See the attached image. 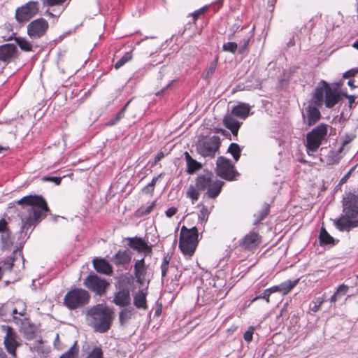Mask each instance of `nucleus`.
Segmentation results:
<instances>
[{"instance_id": "c03bdc74", "label": "nucleus", "mask_w": 358, "mask_h": 358, "mask_svg": "<svg viewBox=\"0 0 358 358\" xmlns=\"http://www.w3.org/2000/svg\"><path fill=\"white\" fill-rule=\"evenodd\" d=\"M252 36V35L247 36L240 41L239 52L241 54H245L248 52V46Z\"/></svg>"}, {"instance_id": "a19ab883", "label": "nucleus", "mask_w": 358, "mask_h": 358, "mask_svg": "<svg viewBox=\"0 0 358 358\" xmlns=\"http://www.w3.org/2000/svg\"><path fill=\"white\" fill-rule=\"evenodd\" d=\"M171 259V257L169 254H166L164 255L162 264H161V270H162V279L166 277L167 274V271L169 267V262Z\"/></svg>"}, {"instance_id": "bf43d9fd", "label": "nucleus", "mask_w": 358, "mask_h": 358, "mask_svg": "<svg viewBox=\"0 0 358 358\" xmlns=\"http://www.w3.org/2000/svg\"><path fill=\"white\" fill-rule=\"evenodd\" d=\"M345 97L348 99L350 107H352V103L355 102V99H357V96L355 95H348V94H345Z\"/></svg>"}, {"instance_id": "7ed1b4c3", "label": "nucleus", "mask_w": 358, "mask_h": 358, "mask_svg": "<svg viewBox=\"0 0 358 358\" xmlns=\"http://www.w3.org/2000/svg\"><path fill=\"white\" fill-rule=\"evenodd\" d=\"M113 315V312L102 303L91 307L87 312V315L90 317V325L99 333H106L110 329Z\"/></svg>"}, {"instance_id": "f3484780", "label": "nucleus", "mask_w": 358, "mask_h": 358, "mask_svg": "<svg viewBox=\"0 0 358 358\" xmlns=\"http://www.w3.org/2000/svg\"><path fill=\"white\" fill-rule=\"evenodd\" d=\"M328 83L324 80H321L315 87L311 101L318 107H322L324 103V94L328 87Z\"/></svg>"}, {"instance_id": "e433bc0d", "label": "nucleus", "mask_w": 358, "mask_h": 358, "mask_svg": "<svg viewBox=\"0 0 358 358\" xmlns=\"http://www.w3.org/2000/svg\"><path fill=\"white\" fill-rule=\"evenodd\" d=\"M14 39L22 51L32 50V45L27 39L22 37H15Z\"/></svg>"}, {"instance_id": "f704fd0d", "label": "nucleus", "mask_w": 358, "mask_h": 358, "mask_svg": "<svg viewBox=\"0 0 358 358\" xmlns=\"http://www.w3.org/2000/svg\"><path fill=\"white\" fill-rule=\"evenodd\" d=\"M217 61L218 59L215 58L213 62L210 63L209 66L206 68L202 74L203 79L208 80L212 77L217 68Z\"/></svg>"}, {"instance_id": "5701e85b", "label": "nucleus", "mask_w": 358, "mask_h": 358, "mask_svg": "<svg viewBox=\"0 0 358 358\" xmlns=\"http://www.w3.org/2000/svg\"><path fill=\"white\" fill-rule=\"evenodd\" d=\"M147 288L138 290L134 294V305L138 309L147 310Z\"/></svg>"}, {"instance_id": "6e6d98bb", "label": "nucleus", "mask_w": 358, "mask_h": 358, "mask_svg": "<svg viewBox=\"0 0 358 358\" xmlns=\"http://www.w3.org/2000/svg\"><path fill=\"white\" fill-rule=\"evenodd\" d=\"M155 190V187H152V184H148L142 189V192L145 194H152Z\"/></svg>"}, {"instance_id": "1a4fd4ad", "label": "nucleus", "mask_w": 358, "mask_h": 358, "mask_svg": "<svg viewBox=\"0 0 358 358\" xmlns=\"http://www.w3.org/2000/svg\"><path fill=\"white\" fill-rule=\"evenodd\" d=\"M83 285L98 296L103 295L110 285L105 279L95 273H91L83 280Z\"/></svg>"}, {"instance_id": "37998d69", "label": "nucleus", "mask_w": 358, "mask_h": 358, "mask_svg": "<svg viewBox=\"0 0 358 358\" xmlns=\"http://www.w3.org/2000/svg\"><path fill=\"white\" fill-rule=\"evenodd\" d=\"M132 59L131 52H126L117 62L115 64V68L116 69H120L127 62H129Z\"/></svg>"}, {"instance_id": "e2e57ef3", "label": "nucleus", "mask_w": 358, "mask_h": 358, "mask_svg": "<svg viewBox=\"0 0 358 358\" xmlns=\"http://www.w3.org/2000/svg\"><path fill=\"white\" fill-rule=\"evenodd\" d=\"M164 157V153L162 152H159L155 158L154 164H157Z\"/></svg>"}, {"instance_id": "864d4df0", "label": "nucleus", "mask_w": 358, "mask_h": 358, "mask_svg": "<svg viewBox=\"0 0 358 358\" xmlns=\"http://www.w3.org/2000/svg\"><path fill=\"white\" fill-rule=\"evenodd\" d=\"M9 230L8 227V222L5 219L0 220V235L2 234L4 231H7Z\"/></svg>"}, {"instance_id": "6e6552de", "label": "nucleus", "mask_w": 358, "mask_h": 358, "mask_svg": "<svg viewBox=\"0 0 358 358\" xmlns=\"http://www.w3.org/2000/svg\"><path fill=\"white\" fill-rule=\"evenodd\" d=\"M327 134V126L321 124L306 135V148L309 152H316Z\"/></svg>"}, {"instance_id": "4be33fe9", "label": "nucleus", "mask_w": 358, "mask_h": 358, "mask_svg": "<svg viewBox=\"0 0 358 358\" xmlns=\"http://www.w3.org/2000/svg\"><path fill=\"white\" fill-rule=\"evenodd\" d=\"M341 96L336 88H331L329 85L326 90L325 99H324V104L327 108H333L336 103L339 102Z\"/></svg>"}, {"instance_id": "9b49d317", "label": "nucleus", "mask_w": 358, "mask_h": 358, "mask_svg": "<svg viewBox=\"0 0 358 358\" xmlns=\"http://www.w3.org/2000/svg\"><path fill=\"white\" fill-rule=\"evenodd\" d=\"M39 11V3L35 1H30L24 5L17 8L15 17L17 22L23 23L28 22L34 17Z\"/></svg>"}, {"instance_id": "4468645a", "label": "nucleus", "mask_w": 358, "mask_h": 358, "mask_svg": "<svg viewBox=\"0 0 358 358\" xmlns=\"http://www.w3.org/2000/svg\"><path fill=\"white\" fill-rule=\"evenodd\" d=\"M125 240L127 241V245L138 252H143L145 256L152 253V246L141 237H128Z\"/></svg>"}, {"instance_id": "4d7b16f0", "label": "nucleus", "mask_w": 358, "mask_h": 358, "mask_svg": "<svg viewBox=\"0 0 358 358\" xmlns=\"http://www.w3.org/2000/svg\"><path fill=\"white\" fill-rule=\"evenodd\" d=\"M177 211H178L177 208L171 207L165 212V214L167 217L170 218V217H173L177 213Z\"/></svg>"}, {"instance_id": "3c124183", "label": "nucleus", "mask_w": 358, "mask_h": 358, "mask_svg": "<svg viewBox=\"0 0 358 358\" xmlns=\"http://www.w3.org/2000/svg\"><path fill=\"white\" fill-rule=\"evenodd\" d=\"M66 0H42L45 6H54L57 5H61L64 3Z\"/></svg>"}, {"instance_id": "7c9ffc66", "label": "nucleus", "mask_w": 358, "mask_h": 358, "mask_svg": "<svg viewBox=\"0 0 358 358\" xmlns=\"http://www.w3.org/2000/svg\"><path fill=\"white\" fill-rule=\"evenodd\" d=\"M299 281V279H296L294 281L289 280L280 283L278 285L280 293L283 295L288 294L298 284Z\"/></svg>"}, {"instance_id": "423d86ee", "label": "nucleus", "mask_w": 358, "mask_h": 358, "mask_svg": "<svg viewBox=\"0 0 358 358\" xmlns=\"http://www.w3.org/2000/svg\"><path fill=\"white\" fill-rule=\"evenodd\" d=\"M90 299L91 296L87 290L75 287L66 294L63 303L69 310H76L88 304Z\"/></svg>"}, {"instance_id": "473e14b6", "label": "nucleus", "mask_w": 358, "mask_h": 358, "mask_svg": "<svg viewBox=\"0 0 358 358\" xmlns=\"http://www.w3.org/2000/svg\"><path fill=\"white\" fill-rule=\"evenodd\" d=\"M349 287L345 284H341L337 288L336 292L330 298L331 303H335L338 299L347 294Z\"/></svg>"}, {"instance_id": "603ef678", "label": "nucleus", "mask_w": 358, "mask_h": 358, "mask_svg": "<svg viewBox=\"0 0 358 358\" xmlns=\"http://www.w3.org/2000/svg\"><path fill=\"white\" fill-rule=\"evenodd\" d=\"M253 331L254 328L251 327L244 333L243 338L245 341L250 342L252 340Z\"/></svg>"}, {"instance_id": "79ce46f5", "label": "nucleus", "mask_w": 358, "mask_h": 358, "mask_svg": "<svg viewBox=\"0 0 358 358\" xmlns=\"http://www.w3.org/2000/svg\"><path fill=\"white\" fill-rule=\"evenodd\" d=\"M78 354V348L77 347V342L71 347V348L64 354H63L60 358H77Z\"/></svg>"}, {"instance_id": "49530a36", "label": "nucleus", "mask_w": 358, "mask_h": 358, "mask_svg": "<svg viewBox=\"0 0 358 358\" xmlns=\"http://www.w3.org/2000/svg\"><path fill=\"white\" fill-rule=\"evenodd\" d=\"M238 48L237 43L235 42L224 43L222 45V50L225 52H229L234 54Z\"/></svg>"}, {"instance_id": "f257e3e1", "label": "nucleus", "mask_w": 358, "mask_h": 358, "mask_svg": "<svg viewBox=\"0 0 358 358\" xmlns=\"http://www.w3.org/2000/svg\"><path fill=\"white\" fill-rule=\"evenodd\" d=\"M22 206L23 211L20 213L22 232H25L45 217L50 211L47 202L41 195H27L16 201Z\"/></svg>"}, {"instance_id": "de8ad7c7", "label": "nucleus", "mask_w": 358, "mask_h": 358, "mask_svg": "<svg viewBox=\"0 0 358 358\" xmlns=\"http://www.w3.org/2000/svg\"><path fill=\"white\" fill-rule=\"evenodd\" d=\"M86 358H103L101 347H94Z\"/></svg>"}, {"instance_id": "bb28decb", "label": "nucleus", "mask_w": 358, "mask_h": 358, "mask_svg": "<svg viewBox=\"0 0 358 358\" xmlns=\"http://www.w3.org/2000/svg\"><path fill=\"white\" fill-rule=\"evenodd\" d=\"M250 110V106L248 104L240 103L232 108L231 113L234 116L244 120L248 116Z\"/></svg>"}, {"instance_id": "cd10ccee", "label": "nucleus", "mask_w": 358, "mask_h": 358, "mask_svg": "<svg viewBox=\"0 0 358 358\" xmlns=\"http://www.w3.org/2000/svg\"><path fill=\"white\" fill-rule=\"evenodd\" d=\"M185 158L187 166V172L188 173L192 174L201 169V164L194 159L187 152H185Z\"/></svg>"}, {"instance_id": "a878e982", "label": "nucleus", "mask_w": 358, "mask_h": 358, "mask_svg": "<svg viewBox=\"0 0 358 358\" xmlns=\"http://www.w3.org/2000/svg\"><path fill=\"white\" fill-rule=\"evenodd\" d=\"M136 311L133 307L126 306L119 313V322L121 326H125L128 322L134 317Z\"/></svg>"}, {"instance_id": "6ab92c4d", "label": "nucleus", "mask_w": 358, "mask_h": 358, "mask_svg": "<svg viewBox=\"0 0 358 358\" xmlns=\"http://www.w3.org/2000/svg\"><path fill=\"white\" fill-rule=\"evenodd\" d=\"M131 301L129 289L123 287L115 294L113 302L120 307H126L130 305Z\"/></svg>"}, {"instance_id": "58836bf2", "label": "nucleus", "mask_w": 358, "mask_h": 358, "mask_svg": "<svg viewBox=\"0 0 358 358\" xmlns=\"http://www.w3.org/2000/svg\"><path fill=\"white\" fill-rule=\"evenodd\" d=\"M199 192L200 189H199L196 187V185H190L187 189V195L188 197H189L192 201H196L199 198Z\"/></svg>"}, {"instance_id": "a211bd4d", "label": "nucleus", "mask_w": 358, "mask_h": 358, "mask_svg": "<svg viewBox=\"0 0 358 358\" xmlns=\"http://www.w3.org/2000/svg\"><path fill=\"white\" fill-rule=\"evenodd\" d=\"M134 269L136 282L141 285H143L148 273V266L145 264V259L142 258L136 260L134 264Z\"/></svg>"}, {"instance_id": "39448f33", "label": "nucleus", "mask_w": 358, "mask_h": 358, "mask_svg": "<svg viewBox=\"0 0 358 358\" xmlns=\"http://www.w3.org/2000/svg\"><path fill=\"white\" fill-rule=\"evenodd\" d=\"M199 243V232L196 227L190 229L182 226L180 234L179 248L182 254L192 257Z\"/></svg>"}, {"instance_id": "0e129e2a", "label": "nucleus", "mask_w": 358, "mask_h": 358, "mask_svg": "<svg viewBox=\"0 0 358 358\" xmlns=\"http://www.w3.org/2000/svg\"><path fill=\"white\" fill-rule=\"evenodd\" d=\"M351 171H352V170H350V171H348V173H346V174H345V176H344L341 179L340 182H339L340 184H343V183H345V182L347 181L348 178L350 177V173H351Z\"/></svg>"}, {"instance_id": "b1692460", "label": "nucleus", "mask_w": 358, "mask_h": 358, "mask_svg": "<svg viewBox=\"0 0 358 358\" xmlns=\"http://www.w3.org/2000/svg\"><path fill=\"white\" fill-rule=\"evenodd\" d=\"M94 268L100 273L111 275L113 268L110 264L103 258H95L92 261Z\"/></svg>"}, {"instance_id": "dca6fc26", "label": "nucleus", "mask_w": 358, "mask_h": 358, "mask_svg": "<svg viewBox=\"0 0 358 358\" xmlns=\"http://www.w3.org/2000/svg\"><path fill=\"white\" fill-rule=\"evenodd\" d=\"M18 50L15 45L6 43L0 45V62L8 64L17 57Z\"/></svg>"}, {"instance_id": "412c9836", "label": "nucleus", "mask_w": 358, "mask_h": 358, "mask_svg": "<svg viewBox=\"0 0 358 358\" xmlns=\"http://www.w3.org/2000/svg\"><path fill=\"white\" fill-rule=\"evenodd\" d=\"M131 259V252L129 250H118L111 258L113 263L117 266H123L129 264Z\"/></svg>"}, {"instance_id": "72a5a7b5", "label": "nucleus", "mask_w": 358, "mask_h": 358, "mask_svg": "<svg viewBox=\"0 0 358 358\" xmlns=\"http://www.w3.org/2000/svg\"><path fill=\"white\" fill-rule=\"evenodd\" d=\"M319 238L321 245H334L335 240L324 227H322L320 229Z\"/></svg>"}, {"instance_id": "ddd939ff", "label": "nucleus", "mask_w": 358, "mask_h": 358, "mask_svg": "<svg viewBox=\"0 0 358 358\" xmlns=\"http://www.w3.org/2000/svg\"><path fill=\"white\" fill-rule=\"evenodd\" d=\"M48 27V21L43 17H40L28 24L27 27V34L32 39L39 38L45 34Z\"/></svg>"}, {"instance_id": "2f4dec72", "label": "nucleus", "mask_w": 358, "mask_h": 358, "mask_svg": "<svg viewBox=\"0 0 358 358\" xmlns=\"http://www.w3.org/2000/svg\"><path fill=\"white\" fill-rule=\"evenodd\" d=\"M270 211V205L265 203L262 209L257 214L254 215L255 217V220L254 222V225L258 224L261 221L264 220L266 217L268 215Z\"/></svg>"}, {"instance_id": "8fccbe9b", "label": "nucleus", "mask_w": 358, "mask_h": 358, "mask_svg": "<svg viewBox=\"0 0 358 358\" xmlns=\"http://www.w3.org/2000/svg\"><path fill=\"white\" fill-rule=\"evenodd\" d=\"M41 180L43 182H54L55 185H58L61 183L62 178L45 176H43Z\"/></svg>"}, {"instance_id": "aec40b11", "label": "nucleus", "mask_w": 358, "mask_h": 358, "mask_svg": "<svg viewBox=\"0 0 358 358\" xmlns=\"http://www.w3.org/2000/svg\"><path fill=\"white\" fill-rule=\"evenodd\" d=\"M318 108L319 107L316 106L315 105H309L306 108L305 111L306 113L307 120H306V117L304 114H303V117L304 121L309 126L315 124L320 119L321 114Z\"/></svg>"}, {"instance_id": "ea45409f", "label": "nucleus", "mask_w": 358, "mask_h": 358, "mask_svg": "<svg viewBox=\"0 0 358 358\" xmlns=\"http://www.w3.org/2000/svg\"><path fill=\"white\" fill-rule=\"evenodd\" d=\"M155 206H156V201H153L148 206H141L137 210V213L140 216H144V215H148L152 211V210L155 208Z\"/></svg>"}, {"instance_id": "c85d7f7f", "label": "nucleus", "mask_w": 358, "mask_h": 358, "mask_svg": "<svg viewBox=\"0 0 358 358\" xmlns=\"http://www.w3.org/2000/svg\"><path fill=\"white\" fill-rule=\"evenodd\" d=\"M17 260H22V262L24 261L20 247H17L15 250H14L12 255L6 259H5L4 265H8V268L9 269H12L14 265V262H17Z\"/></svg>"}, {"instance_id": "680f3d73", "label": "nucleus", "mask_w": 358, "mask_h": 358, "mask_svg": "<svg viewBox=\"0 0 358 358\" xmlns=\"http://www.w3.org/2000/svg\"><path fill=\"white\" fill-rule=\"evenodd\" d=\"M204 10H205V8H201L199 10L194 11L192 13V16H193L194 19L196 20L204 12Z\"/></svg>"}, {"instance_id": "f03ea898", "label": "nucleus", "mask_w": 358, "mask_h": 358, "mask_svg": "<svg viewBox=\"0 0 358 358\" xmlns=\"http://www.w3.org/2000/svg\"><path fill=\"white\" fill-rule=\"evenodd\" d=\"M343 214L334 220V225L341 231H349L358 227V195L348 192L342 200Z\"/></svg>"}, {"instance_id": "774afa93", "label": "nucleus", "mask_w": 358, "mask_h": 358, "mask_svg": "<svg viewBox=\"0 0 358 358\" xmlns=\"http://www.w3.org/2000/svg\"><path fill=\"white\" fill-rule=\"evenodd\" d=\"M45 15H48V16H49L50 17L57 18V17H58L59 16L60 13H59L57 15V14H54V13H52V12H50V11H49L48 10L45 11Z\"/></svg>"}, {"instance_id": "f8f14e48", "label": "nucleus", "mask_w": 358, "mask_h": 358, "mask_svg": "<svg viewBox=\"0 0 358 358\" xmlns=\"http://www.w3.org/2000/svg\"><path fill=\"white\" fill-rule=\"evenodd\" d=\"M216 173L218 176L227 180H234L238 173L230 159L224 157H219L216 162Z\"/></svg>"}, {"instance_id": "2eb2a0df", "label": "nucleus", "mask_w": 358, "mask_h": 358, "mask_svg": "<svg viewBox=\"0 0 358 358\" xmlns=\"http://www.w3.org/2000/svg\"><path fill=\"white\" fill-rule=\"evenodd\" d=\"M262 237L258 232L252 231L247 234L240 241V246L245 250H252L261 243Z\"/></svg>"}, {"instance_id": "393cba45", "label": "nucleus", "mask_w": 358, "mask_h": 358, "mask_svg": "<svg viewBox=\"0 0 358 358\" xmlns=\"http://www.w3.org/2000/svg\"><path fill=\"white\" fill-rule=\"evenodd\" d=\"M224 125L229 129L234 136L238 135V129L241 127V122L234 118V115H226L223 119Z\"/></svg>"}, {"instance_id": "4c0bfd02", "label": "nucleus", "mask_w": 358, "mask_h": 358, "mask_svg": "<svg viewBox=\"0 0 358 358\" xmlns=\"http://www.w3.org/2000/svg\"><path fill=\"white\" fill-rule=\"evenodd\" d=\"M131 101H132V99H131L129 101H128L126 103V104L122 108V109L116 115L115 117L113 119H111L110 120V122H108V125L115 124L119 120H120L124 116V113L127 110V108Z\"/></svg>"}, {"instance_id": "9d476101", "label": "nucleus", "mask_w": 358, "mask_h": 358, "mask_svg": "<svg viewBox=\"0 0 358 358\" xmlns=\"http://www.w3.org/2000/svg\"><path fill=\"white\" fill-rule=\"evenodd\" d=\"M1 329L5 332L3 338V345L7 352L13 357L15 358L16 350L21 343L18 341V335L13 327L8 325H2Z\"/></svg>"}, {"instance_id": "69168bd1", "label": "nucleus", "mask_w": 358, "mask_h": 358, "mask_svg": "<svg viewBox=\"0 0 358 358\" xmlns=\"http://www.w3.org/2000/svg\"><path fill=\"white\" fill-rule=\"evenodd\" d=\"M215 132L220 133L224 136H229L230 135L228 131H227L226 130H224L223 129H220V128L215 129Z\"/></svg>"}, {"instance_id": "a18cd8bd", "label": "nucleus", "mask_w": 358, "mask_h": 358, "mask_svg": "<svg viewBox=\"0 0 358 358\" xmlns=\"http://www.w3.org/2000/svg\"><path fill=\"white\" fill-rule=\"evenodd\" d=\"M210 212L207 207L203 206L199 213V220L201 224H205L208 218Z\"/></svg>"}, {"instance_id": "20e7f679", "label": "nucleus", "mask_w": 358, "mask_h": 358, "mask_svg": "<svg viewBox=\"0 0 358 358\" xmlns=\"http://www.w3.org/2000/svg\"><path fill=\"white\" fill-rule=\"evenodd\" d=\"M195 182L200 191L206 190V196L210 199L216 198L220 194L222 188L224 185L223 181L218 180L209 171L199 174L196 177Z\"/></svg>"}, {"instance_id": "5fc2aeb1", "label": "nucleus", "mask_w": 358, "mask_h": 358, "mask_svg": "<svg viewBox=\"0 0 358 358\" xmlns=\"http://www.w3.org/2000/svg\"><path fill=\"white\" fill-rule=\"evenodd\" d=\"M357 74L358 70L351 69L344 73L343 78L350 79L355 77Z\"/></svg>"}, {"instance_id": "09e8293b", "label": "nucleus", "mask_w": 358, "mask_h": 358, "mask_svg": "<svg viewBox=\"0 0 358 358\" xmlns=\"http://www.w3.org/2000/svg\"><path fill=\"white\" fill-rule=\"evenodd\" d=\"M259 299H264L267 303H270V295L268 294V292L266 291V289H265L263 292V293H262L261 294L257 295L255 298H253L251 300L250 304H251L252 303H253L255 301L259 300Z\"/></svg>"}, {"instance_id": "c9c22d12", "label": "nucleus", "mask_w": 358, "mask_h": 358, "mask_svg": "<svg viewBox=\"0 0 358 358\" xmlns=\"http://www.w3.org/2000/svg\"><path fill=\"white\" fill-rule=\"evenodd\" d=\"M227 151L233 156V158L236 162L238 161L241 152V149L239 145L235 143H231L229 145Z\"/></svg>"}, {"instance_id": "0eeeda50", "label": "nucleus", "mask_w": 358, "mask_h": 358, "mask_svg": "<svg viewBox=\"0 0 358 358\" xmlns=\"http://www.w3.org/2000/svg\"><path fill=\"white\" fill-rule=\"evenodd\" d=\"M221 145L217 136H203L198 141L196 148L198 154L203 157L213 158Z\"/></svg>"}, {"instance_id": "13d9d810", "label": "nucleus", "mask_w": 358, "mask_h": 358, "mask_svg": "<svg viewBox=\"0 0 358 358\" xmlns=\"http://www.w3.org/2000/svg\"><path fill=\"white\" fill-rule=\"evenodd\" d=\"M24 334L26 335L27 338H31L34 336V331L33 330V327L30 326V330L24 329Z\"/></svg>"}, {"instance_id": "052dcab7", "label": "nucleus", "mask_w": 358, "mask_h": 358, "mask_svg": "<svg viewBox=\"0 0 358 358\" xmlns=\"http://www.w3.org/2000/svg\"><path fill=\"white\" fill-rule=\"evenodd\" d=\"M266 289V291L268 292V294H269L270 296L273 293L280 292L279 286L278 285H275V286H273V287H271L270 288H268V289Z\"/></svg>"}, {"instance_id": "c756f323", "label": "nucleus", "mask_w": 358, "mask_h": 358, "mask_svg": "<svg viewBox=\"0 0 358 358\" xmlns=\"http://www.w3.org/2000/svg\"><path fill=\"white\" fill-rule=\"evenodd\" d=\"M1 249L2 250H10L13 245V238L12 237L11 231L8 230L4 231L0 235Z\"/></svg>"}, {"instance_id": "338daca9", "label": "nucleus", "mask_w": 358, "mask_h": 358, "mask_svg": "<svg viewBox=\"0 0 358 358\" xmlns=\"http://www.w3.org/2000/svg\"><path fill=\"white\" fill-rule=\"evenodd\" d=\"M162 173L159 174L157 176L154 177L149 184H152V187H155L157 180L162 177Z\"/></svg>"}]
</instances>
